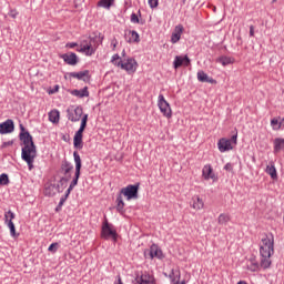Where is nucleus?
<instances>
[{
    "label": "nucleus",
    "instance_id": "1",
    "mask_svg": "<svg viewBox=\"0 0 284 284\" xmlns=\"http://www.w3.org/2000/svg\"><path fill=\"white\" fill-rule=\"evenodd\" d=\"M21 133H20V141L23 143L22 148V161L29 165V170L34 168V159H37V146L34 145V141H32V135L30 132L26 131L23 124H20Z\"/></svg>",
    "mask_w": 284,
    "mask_h": 284
},
{
    "label": "nucleus",
    "instance_id": "2",
    "mask_svg": "<svg viewBox=\"0 0 284 284\" xmlns=\"http://www.w3.org/2000/svg\"><path fill=\"white\" fill-rule=\"evenodd\" d=\"M260 254L262 256L261 267L267 270L272 265V254H274V235L267 234L262 237L260 243Z\"/></svg>",
    "mask_w": 284,
    "mask_h": 284
},
{
    "label": "nucleus",
    "instance_id": "3",
    "mask_svg": "<svg viewBox=\"0 0 284 284\" xmlns=\"http://www.w3.org/2000/svg\"><path fill=\"white\" fill-rule=\"evenodd\" d=\"M73 159H74V163H75L74 179L72 180L71 184L69 185L64 196H62L60 199L57 211H59V209L63 207V203H65V201H68V197L70 196V192H72V190H74V186L79 184V176H81V155H79V152L73 153Z\"/></svg>",
    "mask_w": 284,
    "mask_h": 284
},
{
    "label": "nucleus",
    "instance_id": "4",
    "mask_svg": "<svg viewBox=\"0 0 284 284\" xmlns=\"http://www.w3.org/2000/svg\"><path fill=\"white\" fill-rule=\"evenodd\" d=\"M88 126V114H83L79 130L75 132L73 138V145L77 150H83V132Z\"/></svg>",
    "mask_w": 284,
    "mask_h": 284
},
{
    "label": "nucleus",
    "instance_id": "5",
    "mask_svg": "<svg viewBox=\"0 0 284 284\" xmlns=\"http://www.w3.org/2000/svg\"><path fill=\"white\" fill-rule=\"evenodd\" d=\"M72 170H74V166L70 162H63L61 165V172L64 174V176L59 181L58 187L61 185L62 190H65L68 187V181L72 179Z\"/></svg>",
    "mask_w": 284,
    "mask_h": 284
},
{
    "label": "nucleus",
    "instance_id": "6",
    "mask_svg": "<svg viewBox=\"0 0 284 284\" xmlns=\"http://www.w3.org/2000/svg\"><path fill=\"white\" fill-rule=\"evenodd\" d=\"M99 43H101V40L99 38H91L89 43L81 44V48L78 50V52H84L87 57H92L97 52V49L99 48Z\"/></svg>",
    "mask_w": 284,
    "mask_h": 284
},
{
    "label": "nucleus",
    "instance_id": "7",
    "mask_svg": "<svg viewBox=\"0 0 284 284\" xmlns=\"http://www.w3.org/2000/svg\"><path fill=\"white\" fill-rule=\"evenodd\" d=\"M239 138L237 134L232 135L231 139L222 138L217 142V149L220 152H230L231 150H234L236 145V139Z\"/></svg>",
    "mask_w": 284,
    "mask_h": 284
},
{
    "label": "nucleus",
    "instance_id": "8",
    "mask_svg": "<svg viewBox=\"0 0 284 284\" xmlns=\"http://www.w3.org/2000/svg\"><path fill=\"white\" fill-rule=\"evenodd\" d=\"M139 187L140 184H130L126 187H122L120 194L125 196L126 201H132L139 199Z\"/></svg>",
    "mask_w": 284,
    "mask_h": 284
},
{
    "label": "nucleus",
    "instance_id": "9",
    "mask_svg": "<svg viewBox=\"0 0 284 284\" xmlns=\"http://www.w3.org/2000/svg\"><path fill=\"white\" fill-rule=\"evenodd\" d=\"M158 108L163 116H165L166 119H172V108L170 106V103L165 100V97H163V94H160L158 98Z\"/></svg>",
    "mask_w": 284,
    "mask_h": 284
},
{
    "label": "nucleus",
    "instance_id": "10",
    "mask_svg": "<svg viewBox=\"0 0 284 284\" xmlns=\"http://www.w3.org/2000/svg\"><path fill=\"white\" fill-rule=\"evenodd\" d=\"M67 116H68L69 121H71L72 123H77V122L81 121V116H83V108L75 106L74 109H68Z\"/></svg>",
    "mask_w": 284,
    "mask_h": 284
},
{
    "label": "nucleus",
    "instance_id": "11",
    "mask_svg": "<svg viewBox=\"0 0 284 284\" xmlns=\"http://www.w3.org/2000/svg\"><path fill=\"white\" fill-rule=\"evenodd\" d=\"M138 68H139V62H136V60L133 58H129L122 61L121 70H125L128 74H134Z\"/></svg>",
    "mask_w": 284,
    "mask_h": 284
},
{
    "label": "nucleus",
    "instance_id": "12",
    "mask_svg": "<svg viewBox=\"0 0 284 284\" xmlns=\"http://www.w3.org/2000/svg\"><path fill=\"white\" fill-rule=\"evenodd\" d=\"M132 284H154V276L150 273H138Z\"/></svg>",
    "mask_w": 284,
    "mask_h": 284
},
{
    "label": "nucleus",
    "instance_id": "13",
    "mask_svg": "<svg viewBox=\"0 0 284 284\" xmlns=\"http://www.w3.org/2000/svg\"><path fill=\"white\" fill-rule=\"evenodd\" d=\"M148 254H149V258H163V251L161 250V247H159V245L156 244H152L150 250H145L144 251V256L148 258Z\"/></svg>",
    "mask_w": 284,
    "mask_h": 284
},
{
    "label": "nucleus",
    "instance_id": "14",
    "mask_svg": "<svg viewBox=\"0 0 284 284\" xmlns=\"http://www.w3.org/2000/svg\"><path fill=\"white\" fill-rule=\"evenodd\" d=\"M102 239H112L113 241H116V231H114L108 222L102 226Z\"/></svg>",
    "mask_w": 284,
    "mask_h": 284
},
{
    "label": "nucleus",
    "instance_id": "15",
    "mask_svg": "<svg viewBox=\"0 0 284 284\" xmlns=\"http://www.w3.org/2000/svg\"><path fill=\"white\" fill-rule=\"evenodd\" d=\"M14 132V121L7 120L0 123V134H10Z\"/></svg>",
    "mask_w": 284,
    "mask_h": 284
},
{
    "label": "nucleus",
    "instance_id": "16",
    "mask_svg": "<svg viewBox=\"0 0 284 284\" xmlns=\"http://www.w3.org/2000/svg\"><path fill=\"white\" fill-rule=\"evenodd\" d=\"M181 65H184L185 68H187V65H190V58L187 55H176L173 62V68L175 70H179V68H181Z\"/></svg>",
    "mask_w": 284,
    "mask_h": 284
},
{
    "label": "nucleus",
    "instance_id": "17",
    "mask_svg": "<svg viewBox=\"0 0 284 284\" xmlns=\"http://www.w3.org/2000/svg\"><path fill=\"white\" fill-rule=\"evenodd\" d=\"M202 176L203 179H205V181H210V179H212L213 181H216V175L214 174V170L210 164L204 165L202 170Z\"/></svg>",
    "mask_w": 284,
    "mask_h": 284
},
{
    "label": "nucleus",
    "instance_id": "18",
    "mask_svg": "<svg viewBox=\"0 0 284 284\" xmlns=\"http://www.w3.org/2000/svg\"><path fill=\"white\" fill-rule=\"evenodd\" d=\"M61 59H63L64 63H68V65H77L79 62L77 53H64L61 55Z\"/></svg>",
    "mask_w": 284,
    "mask_h": 284
},
{
    "label": "nucleus",
    "instance_id": "19",
    "mask_svg": "<svg viewBox=\"0 0 284 284\" xmlns=\"http://www.w3.org/2000/svg\"><path fill=\"white\" fill-rule=\"evenodd\" d=\"M191 206L193 207V210H203V207H205V202H203V199H201V196L199 195H194L191 200Z\"/></svg>",
    "mask_w": 284,
    "mask_h": 284
},
{
    "label": "nucleus",
    "instance_id": "20",
    "mask_svg": "<svg viewBox=\"0 0 284 284\" xmlns=\"http://www.w3.org/2000/svg\"><path fill=\"white\" fill-rule=\"evenodd\" d=\"M70 77L79 81H90V71L71 72Z\"/></svg>",
    "mask_w": 284,
    "mask_h": 284
},
{
    "label": "nucleus",
    "instance_id": "21",
    "mask_svg": "<svg viewBox=\"0 0 284 284\" xmlns=\"http://www.w3.org/2000/svg\"><path fill=\"white\" fill-rule=\"evenodd\" d=\"M183 34V26H176L174 32L171 36V43H179L181 36Z\"/></svg>",
    "mask_w": 284,
    "mask_h": 284
},
{
    "label": "nucleus",
    "instance_id": "22",
    "mask_svg": "<svg viewBox=\"0 0 284 284\" xmlns=\"http://www.w3.org/2000/svg\"><path fill=\"white\" fill-rule=\"evenodd\" d=\"M265 172L266 174H270L273 181H276V179H278V173L276 172V166L274 165V162H270V164L265 169Z\"/></svg>",
    "mask_w": 284,
    "mask_h": 284
},
{
    "label": "nucleus",
    "instance_id": "23",
    "mask_svg": "<svg viewBox=\"0 0 284 284\" xmlns=\"http://www.w3.org/2000/svg\"><path fill=\"white\" fill-rule=\"evenodd\" d=\"M63 189L61 187V185L59 186V183L58 185H49L44 189V194L47 196H54L57 194V192H61Z\"/></svg>",
    "mask_w": 284,
    "mask_h": 284
},
{
    "label": "nucleus",
    "instance_id": "24",
    "mask_svg": "<svg viewBox=\"0 0 284 284\" xmlns=\"http://www.w3.org/2000/svg\"><path fill=\"white\" fill-rule=\"evenodd\" d=\"M271 126L273 130H281V128H284V118H273L271 120Z\"/></svg>",
    "mask_w": 284,
    "mask_h": 284
},
{
    "label": "nucleus",
    "instance_id": "25",
    "mask_svg": "<svg viewBox=\"0 0 284 284\" xmlns=\"http://www.w3.org/2000/svg\"><path fill=\"white\" fill-rule=\"evenodd\" d=\"M169 277L171 280V284H179L181 281V271L172 270Z\"/></svg>",
    "mask_w": 284,
    "mask_h": 284
},
{
    "label": "nucleus",
    "instance_id": "26",
    "mask_svg": "<svg viewBox=\"0 0 284 284\" xmlns=\"http://www.w3.org/2000/svg\"><path fill=\"white\" fill-rule=\"evenodd\" d=\"M273 143H274V153L275 154H278V152L284 150V139L276 138Z\"/></svg>",
    "mask_w": 284,
    "mask_h": 284
},
{
    "label": "nucleus",
    "instance_id": "27",
    "mask_svg": "<svg viewBox=\"0 0 284 284\" xmlns=\"http://www.w3.org/2000/svg\"><path fill=\"white\" fill-rule=\"evenodd\" d=\"M61 119V114L59 113V110L54 109L49 112V121L51 123H59Z\"/></svg>",
    "mask_w": 284,
    "mask_h": 284
},
{
    "label": "nucleus",
    "instance_id": "28",
    "mask_svg": "<svg viewBox=\"0 0 284 284\" xmlns=\"http://www.w3.org/2000/svg\"><path fill=\"white\" fill-rule=\"evenodd\" d=\"M71 94H73V97H78L79 99H83V97H90V92H88V87L81 90H73L71 91Z\"/></svg>",
    "mask_w": 284,
    "mask_h": 284
},
{
    "label": "nucleus",
    "instance_id": "29",
    "mask_svg": "<svg viewBox=\"0 0 284 284\" xmlns=\"http://www.w3.org/2000/svg\"><path fill=\"white\" fill-rule=\"evenodd\" d=\"M197 81H201V83H212V80L207 77V73H204L203 71L197 72Z\"/></svg>",
    "mask_w": 284,
    "mask_h": 284
},
{
    "label": "nucleus",
    "instance_id": "30",
    "mask_svg": "<svg viewBox=\"0 0 284 284\" xmlns=\"http://www.w3.org/2000/svg\"><path fill=\"white\" fill-rule=\"evenodd\" d=\"M114 4V0H100L98 2L99 8H105L106 10H110L112 6Z\"/></svg>",
    "mask_w": 284,
    "mask_h": 284
},
{
    "label": "nucleus",
    "instance_id": "31",
    "mask_svg": "<svg viewBox=\"0 0 284 284\" xmlns=\"http://www.w3.org/2000/svg\"><path fill=\"white\" fill-rule=\"evenodd\" d=\"M217 223L219 225H227V223H230V215L225 213L220 214L217 217Z\"/></svg>",
    "mask_w": 284,
    "mask_h": 284
},
{
    "label": "nucleus",
    "instance_id": "32",
    "mask_svg": "<svg viewBox=\"0 0 284 284\" xmlns=\"http://www.w3.org/2000/svg\"><path fill=\"white\" fill-rule=\"evenodd\" d=\"M111 63H113V65H115L116 68H122L123 65V61L121 60V57L118 53L112 55Z\"/></svg>",
    "mask_w": 284,
    "mask_h": 284
},
{
    "label": "nucleus",
    "instance_id": "33",
    "mask_svg": "<svg viewBox=\"0 0 284 284\" xmlns=\"http://www.w3.org/2000/svg\"><path fill=\"white\" fill-rule=\"evenodd\" d=\"M116 203L118 212H120V214H123V207H125V202H123V196L121 194L116 197Z\"/></svg>",
    "mask_w": 284,
    "mask_h": 284
},
{
    "label": "nucleus",
    "instance_id": "34",
    "mask_svg": "<svg viewBox=\"0 0 284 284\" xmlns=\"http://www.w3.org/2000/svg\"><path fill=\"white\" fill-rule=\"evenodd\" d=\"M130 38H129V43H139L141 41L139 32L136 31H130Z\"/></svg>",
    "mask_w": 284,
    "mask_h": 284
},
{
    "label": "nucleus",
    "instance_id": "35",
    "mask_svg": "<svg viewBox=\"0 0 284 284\" xmlns=\"http://www.w3.org/2000/svg\"><path fill=\"white\" fill-rule=\"evenodd\" d=\"M217 63H221L222 65H230L231 63H234V60L230 57H221L217 59Z\"/></svg>",
    "mask_w": 284,
    "mask_h": 284
},
{
    "label": "nucleus",
    "instance_id": "36",
    "mask_svg": "<svg viewBox=\"0 0 284 284\" xmlns=\"http://www.w3.org/2000/svg\"><path fill=\"white\" fill-rule=\"evenodd\" d=\"M247 270H250L251 272H256V270H258V262H256L255 260H250L247 263Z\"/></svg>",
    "mask_w": 284,
    "mask_h": 284
},
{
    "label": "nucleus",
    "instance_id": "37",
    "mask_svg": "<svg viewBox=\"0 0 284 284\" xmlns=\"http://www.w3.org/2000/svg\"><path fill=\"white\" fill-rule=\"evenodd\" d=\"M9 230H10V234L11 236H17V230L14 229V222H12V220H9L8 222H6Z\"/></svg>",
    "mask_w": 284,
    "mask_h": 284
},
{
    "label": "nucleus",
    "instance_id": "38",
    "mask_svg": "<svg viewBox=\"0 0 284 284\" xmlns=\"http://www.w3.org/2000/svg\"><path fill=\"white\" fill-rule=\"evenodd\" d=\"M10 183V180L8 179V174L2 173L0 175V185H8Z\"/></svg>",
    "mask_w": 284,
    "mask_h": 284
},
{
    "label": "nucleus",
    "instance_id": "39",
    "mask_svg": "<svg viewBox=\"0 0 284 284\" xmlns=\"http://www.w3.org/2000/svg\"><path fill=\"white\" fill-rule=\"evenodd\" d=\"M4 217H6V223H8V221H12L14 219V214L12 211H8L6 214H4Z\"/></svg>",
    "mask_w": 284,
    "mask_h": 284
},
{
    "label": "nucleus",
    "instance_id": "40",
    "mask_svg": "<svg viewBox=\"0 0 284 284\" xmlns=\"http://www.w3.org/2000/svg\"><path fill=\"white\" fill-rule=\"evenodd\" d=\"M57 250H59V243H52L48 248V251L52 252L53 254L57 252Z\"/></svg>",
    "mask_w": 284,
    "mask_h": 284
},
{
    "label": "nucleus",
    "instance_id": "41",
    "mask_svg": "<svg viewBox=\"0 0 284 284\" xmlns=\"http://www.w3.org/2000/svg\"><path fill=\"white\" fill-rule=\"evenodd\" d=\"M131 23H141L136 13L131 14Z\"/></svg>",
    "mask_w": 284,
    "mask_h": 284
},
{
    "label": "nucleus",
    "instance_id": "42",
    "mask_svg": "<svg viewBox=\"0 0 284 284\" xmlns=\"http://www.w3.org/2000/svg\"><path fill=\"white\" fill-rule=\"evenodd\" d=\"M9 17H11L12 19H17V17H19V12L17 11V9H11L9 12Z\"/></svg>",
    "mask_w": 284,
    "mask_h": 284
},
{
    "label": "nucleus",
    "instance_id": "43",
    "mask_svg": "<svg viewBox=\"0 0 284 284\" xmlns=\"http://www.w3.org/2000/svg\"><path fill=\"white\" fill-rule=\"evenodd\" d=\"M150 8H156L159 6V0H149Z\"/></svg>",
    "mask_w": 284,
    "mask_h": 284
},
{
    "label": "nucleus",
    "instance_id": "44",
    "mask_svg": "<svg viewBox=\"0 0 284 284\" xmlns=\"http://www.w3.org/2000/svg\"><path fill=\"white\" fill-rule=\"evenodd\" d=\"M59 92V84H55L53 89L49 90V94H57Z\"/></svg>",
    "mask_w": 284,
    "mask_h": 284
},
{
    "label": "nucleus",
    "instance_id": "45",
    "mask_svg": "<svg viewBox=\"0 0 284 284\" xmlns=\"http://www.w3.org/2000/svg\"><path fill=\"white\" fill-rule=\"evenodd\" d=\"M224 170H226V172H232L234 170V166L232 165V163H226Z\"/></svg>",
    "mask_w": 284,
    "mask_h": 284
},
{
    "label": "nucleus",
    "instance_id": "46",
    "mask_svg": "<svg viewBox=\"0 0 284 284\" xmlns=\"http://www.w3.org/2000/svg\"><path fill=\"white\" fill-rule=\"evenodd\" d=\"M13 143H14L13 141L4 142V143L2 144V148H8V146L12 145Z\"/></svg>",
    "mask_w": 284,
    "mask_h": 284
},
{
    "label": "nucleus",
    "instance_id": "47",
    "mask_svg": "<svg viewBox=\"0 0 284 284\" xmlns=\"http://www.w3.org/2000/svg\"><path fill=\"white\" fill-rule=\"evenodd\" d=\"M67 48H77V43L75 42H69V43H67Z\"/></svg>",
    "mask_w": 284,
    "mask_h": 284
},
{
    "label": "nucleus",
    "instance_id": "48",
    "mask_svg": "<svg viewBox=\"0 0 284 284\" xmlns=\"http://www.w3.org/2000/svg\"><path fill=\"white\" fill-rule=\"evenodd\" d=\"M250 37H254V26L250 27Z\"/></svg>",
    "mask_w": 284,
    "mask_h": 284
},
{
    "label": "nucleus",
    "instance_id": "49",
    "mask_svg": "<svg viewBox=\"0 0 284 284\" xmlns=\"http://www.w3.org/2000/svg\"><path fill=\"white\" fill-rule=\"evenodd\" d=\"M119 284H123V282H121V277H119Z\"/></svg>",
    "mask_w": 284,
    "mask_h": 284
},
{
    "label": "nucleus",
    "instance_id": "50",
    "mask_svg": "<svg viewBox=\"0 0 284 284\" xmlns=\"http://www.w3.org/2000/svg\"><path fill=\"white\" fill-rule=\"evenodd\" d=\"M113 48H116V43H113Z\"/></svg>",
    "mask_w": 284,
    "mask_h": 284
},
{
    "label": "nucleus",
    "instance_id": "51",
    "mask_svg": "<svg viewBox=\"0 0 284 284\" xmlns=\"http://www.w3.org/2000/svg\"><path fill=\"white\" fill-rule=\"evenodd\" d=\"M181 284H185V281L181 282Z\"/></svg>",
    "mask_w": 284,
    "mask_h": 284
},
{
    "label": "nucleus",
    "instance_id": "52",
    "mask_svg": "<svg viewBox=\"0 0 284 284\" xmlns=\"http://www.w3.org/2000/svg\"><path fill=\"white\" fill-rule=\"evenodd\" d=\"M273 3H276V0H273Z\"/></svg>",
    "mask_w": 284,
    "mask_h": 284
}]
</instances>
